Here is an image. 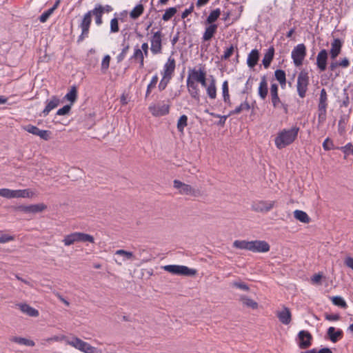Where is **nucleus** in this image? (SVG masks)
<instances>
[{"label":"nucleus","instance_id":"obj_1","mask_svg":"<svg viewBox=\"0 0 353 353\" xmlns=\"http://www.w3.org/2000/svg\"><path fill=\"white\" fill-rule=\"evenodd\" d=\"M92 16L94 17L95 23L97 26H101L103 23L102 11L101 9L94 8L88 11L83 17L79 27L81 30V34L78 37L77 43H80L84 41L85 39L89 37L90 28L92 23Z\"/></svg>","mask_w":353,"mask_h":353},{"label":"nucleus","instance_id":"obj_2","mask_svg":"<svg viewBox=\"0 0 353 353\" xmlns=\"http://www.w3.org/2000/svg\"><path fill=\"white\" fill-rule=\"evenodd\" d=\"M299 128L293 126L290 129H283L279 132L274 139L276 147L281 150L292 144L297 138Z\"/></svg>","mask_w":353,"mask_h":353},{"label":"nucleus","instance_id":"obj_3","mask_svg":"<svg viewBox=\"0 0 353 353\" xmlns=\"http://www.w3.org/2000/svg\"><path fill=\"white\" fill-rule=\"evenodd\" d=\"M327 106V94L325 89L323 88L320 92V96L317 105L319 125H322L326 120Z\"/></svg>","mask_w":353,"mask_h":353},{"label":"nucleus","instance_id":"obj_4","mask_svg":"<svg viewBox=\"0 0 353 353\" xmlns=\"http://www.w3.org/2000/svg\"><path fill=\"white\" fill-rule=\"evenodd\" d=\"M310 84V77L307 70H302L298 74L296 90L300 98L303 99L306 96Z\"/></svg>","mask_w":353,"mask_h":353},{"label":"nucleus","instance_id":"obj_5","mask_svg":"<svg viewBox=\"0 0 353 353\" xmlns=\"http://www.w3.org/2000/svg\"><path fill=\"white\" fill-rule=\"evenodd\" d=\"M66 344L85 353H97V348L78 337H72L66 340Z\"/></svg>","mask_w":353,"mask_h":353},{"label":"nucleus","instance_id":"obj_6","mask_svg":"<svg viewBox=\"0 0 353 353\" xmlns=\"http://www.w3.org/2000/svg\"><path fill=\"white\" fill-rule=\"evenodd\" d=\"M173 187L179 190V194L183 195H188L194 197L201 195V191L199 189H195L190 185L184 183L177 179L174 180Z\"/></svg>","mask_w":353,"mask_h":353},{"label":"nucleus","instance_id":"obj_7","mask_svg":"<svg viewBox=\"0 0 353 353\" xmlns=\"http://www.w3.org/2000/svg\"><path fill=\"white\" fill-rule=\"evenodd\" d=\"M163 270L175 275L193 276L196 273V270L189 268L185 265H167L163 267Z\"/></svg>","mask_w":353,"mask_h":353},{"label":"nucleus","instance_id":"obj_8","mask_svg":"<svg viewBox=\"0 0 353 353\" xmlns=\"http://www.w3.org/2000/svg\"><path fill=\"white\" fill-rule=\"evenodd\" d=\"M32 193L28 189L25 190H10L8 188L0 189V196L6 199L13 198H29Z\"/></svg>","mask_w":353,"mask_h":353},{"label":"nucleus","instance_id":"obj_9","mask_svg":"<svg viewBox=\"0 0 353 353\" xmlns=\"http://www.w3.org/2000/svg\"><path fill=\"white\" fill-rule=\"evenodd\" d=\"M307 50L305 44L299 43L296 46L292 52L291 57L293 60L294 64L296 67H299L303 64V61L306 57Z\"/></svg>","mask_w":353,"mask_h":353},{"label":"nucleus","instance_id":"obj_10","mask_svg":"<svg viewBox=\"0 0 353 353\" xmlns=\"http://www.w3.org/2000/svg\"><path fill=\"white\" fill-rule=\"evenodd\" d=\"M312 336L307 330H301L297 335L296 342L301 349H306L312 345Z\"/></svg>","mask_w":353,"mask_h":353},{"label":"nucleus","instance_id":"obj_11","mask_svg":"<svg viewBox=\"0 0 353 353\" xmlns=\"http://www.w3.org/2000/svg\"><path fill=\"white\" fill-rule=\"evenodd\" d=\"M150 50L153 54H158L162 52V32L159 30L154 32L150 39Z\"/></svg>","mask_w":353,"mask_h":353},{"label":"nucleus","instance_id":"obj_12","mask_svg":"<svg viewBox=\"0 0 353 353\" xmlns=\"http://www.w3.org/2000/svg\"><path fill=\"white\" fill-rule=\"evenodd\" d=\"M274 205L275 201H259L252 204V209L256 212L266 213L270 211Z\"/></svg>","mask_w":353,"mask_h":353},{"label":"nucleus","instance_id":"obj_13","mask_svg":"<svg viewBox=\"0 0 353 353\" xmlns=\"http://www.w3.org/2000/svg\"><path fill=\"white\" fill-rule=\"evenodd\" d=\"M169 104H152L149 106L148 109L152 114L154 117H162L167 115L170 112Z\"/></svg>","mask_w":353,"mask_h":353},{"label":"nucleus","instance_id":"obj_14","mask_svg":"<svg viewBox=\"0 0 353 353\" xmlns=\"http://www.w3.org/2000/svg\"><path fill=\"white\" fill-rule=\"evenodd\" d=\"M270 249V246L265 241H251L250 251L253 252H267Z\"/></svg>","mask_w":353,"mask_h":353},{"label":"nucleus","instance_id":"obj_15","mask_svg":"<svg viewBox=\"0 0 353 353\" xmlns=\"http://www.w3.org/2000/svg\"><path fill=\"white\" fill-rule=\"evenodd\" d=\"M175 59L172 57H169L167 62L163 65V71L161 74L167 77L168 79H172V74L175 70Z\"/></svg>","mask_w":353,"mask_h":353},{"label":"nucleus","instance_id":"obj_16","mask_svg":"<svg viewBox=\"0 0 353 353\" xmlns=\"http://www.w3.org/2000/svg\"><path fill=\"white\" fill-rule=\"evenodd\" d=\"M47 206L43 203L33 204L30 205H19L18 209L26 213H38L46 210Z\"/></svg>","mask_w":353,"mask_h":353},{"label":"nucleus","instance_id":"obj_17","mask_svg":"<svg viewBox=\"0 0 353 353\" xmlns=\"http://www.w3.org/2000/svg\"><path fill=\"white\" fill-rule=\"evenodd\" d=\"M328 57L327 51L325 49L321 50L316 57V65L320 71H325L327 68V61Z\"/></svg>","mask_w":353,"mask_h":353},{"label":"nucleus","instance_id":"obj_18","mask_svg":"<svg viewBox=\"0 0 353 353\" xmlns=\"http://www.w3.org/2000/svg\"><path fill=\"white\" fill-rule=\"evenodd\" d=\"M205 31L203 34L202 41H209L217 32L218 24H205Z\"/></svg>","mask_w":353,"mask_h":353},{"label":"nucleus","instance_id":"obj_19","mask_svg":"<svg viewBox=\"0 0 353 353\" xmlns=\"http://www.w3.org/2000/svg\"><path fill=\"white\" fill-rule=\"evenodd\" d=\"M186 85L188 87V92L191 97L199 101L200 100V94L199 86L196 82L187 79Z\"/></svg>","mask_w":353,"mask_h":353},{"label":"nucleus","instance_id":"obj_20","mask_svg":"<svg viewBox=\"0 0 353 353\" xmlns=\"http://www.w3.org/2000/svg\"><path fill=\"white\" fill-rule=\"evenodd\" d=\"M343 43L339 39H334L331 43V49L330 51V58L335 60L341 52Z\"/></svg>","mask_w":353,"mask_h":353},{"label":"nucleus","instance_id":"obj_21","mask_svg":"<svg viewBox=\"0 0 353 353\" xmlns=\"http://www.w3.org/2000/svg\"><path fill=\"white\" fill-rule=\"evenodd\" d=\"M59 99L57 96H52L50 101H47V104L42 112L40 114V116L46 117L52 110L59 105Z\"/></svg>","mask_w":353,"mask_h":353},{"label":"nucleus","instance_id":"obj_22","mask_svg":"<svg viewBox=\"0 0 353 353\" xmlns=\"http://www.w3.org/2000/svg\"><path fill=\"white\" fill-rule=\"evenodd\" d=\"M205 69L204 66L200 67L198 70L196 68L190 69L188 70V75L187 79L192 81L197 82L201 79L203 75L205 73Z\"/></svg>","mask_w":353,"mask_h":353},{"label":"nucleus","instance_id":"obj_23","mask_svg":"<svg viewBox=\"0 0 353 353\" xmlns=\"http://www.w3.org/2000/svg\"><path fill=\"white\" fill-rule=\"evenodd\" d=\"M327 335L332 343H336L343 338V332L341 329L336 330L334 327H330L327 329Z\"/></svg>","mask_w":353,"mask_h":353},{"label":"nucleus","instance_id":"obj_24","mask_svg":"<svg viewBox=\"0 0 353 353\" xmlns=\"http://www.w3.org/2000/svg\"><path fill=\"white\" fill-rule=\"evenodd\" d=\"M277 317L279 320L284 325H288L292 321V314L289 308L284 307L283 309L278 312Z\"/></svg>","mask_w":353,"mask_h":353},{"label":"nucleus","instance_id":"obj_25","mask_svg":"<svg viewBox=\"0 0 353 353\" xmlns=\"http://www.w3.org/2000/svg\"><path fill=\"white\" fill-rule=\"evenodd\" d=\"M259 52L256 49H253L248 54L247 59V64L250 68H253L257 63L259 60Z\"/></svg>","mask_w":353,"mask_h":353},{"label":"nucleus","instance_id":"obj_26","mask_svg":"<svg viewBox=\"0 0 353 353\" xmlns=\"http://www.w3.org/2000/svg\"><path fill=\"white\" fill-rule=\"evenodd\" d=\"M268 93V82L266 80V77L263 76L261 79V82L259 83V86L258 88V94L259 97L264 100L267 97Z\"/></svg>","mask_w":353,"mask_h":353},{"label":"nucleus","instance_id":"obj_27","mask_svg":"<svg viewBox=\"0 0 353 353\" xmlns=\"http://www.w3.org/2000/svg\"><path fill=\"white\" fill-rule=\"evenodd\" d=\"M274 47H270L264 54L262 60V63L265 68H268L271 64L272 61L274 59Z\"/></svg>","mask_w":353,"mask_h":353},{"label":"nucleus","instance_id":"obj_28","mask_svg":"<svg viewBox=\"0 0 353 353\" xmlns=\"http://www.w3.org/2000/svg\"><path fill=\"white\" fill-rule=\"evenodd\" d=\"M18 306L23 313L30 316L37 317L39 316V311L26 303H21Z\"/></svg>","mask_w":353,"mask_h":353},{"label":"nucleus","instance_id":"obj_29","mask_svg":"<svg viewBox=\"0 0 353 353\" xmlns=\"http://www.w3.org/2000/svg\"><path fill=\"white\" fill-rule=\"evenodd\" d=\"M211 77V81L206 87V92L210 99H214L216 97V80L212 76Z\"/></svg>","mask_w":353,"mask_h":353},{"label":"nucleus","instance_id":"obj_30","mask_svg":"<svg viewBox=\"0 0 353 353\" xmlns=\"http://www.w3.org/2000/svg\"><path fill=\"white\" fill-rule=\"evenodd\" d=\"M220 8H216L210 12L208 17L205 21V24H216L215 22L219 18L221 15Z\"/></svg>","mask_w":353,"mask_h":353},{"label":"nucleus","instance_id":"obj_31","mask_svg":"<svg viewBox=\"0 0 353 353\" xmlns=\"http://www.w3.org/2000/svg\"><path fill=\"white\" fill-rule=\"evenodd\" d=\"M270 98L271 102L274 108H282L283 109L285 113L288 112V105L281 101L279 97V94L270 97Z\"/></svg>","mask_w":353,"mask_h":353},{"label":"nucleus","instance_id":"obj_32","mask_svg":"<svg viewBox=\"0 0 353 353\" xmlns=\"http://www.w3.org/2000/svg\"><path fill=\"white\" fill-rule=\"evenodd\" d=\"M294 216L296 219L304 223H308L310 221V218L307 214L302 210H296L294 212Z\"/></svg>","mask_w":353,"mask_h":353},{"label":"nucleus","instance_id":"obj_33","mask_svg":"<svg viewBox=\"0 0 353 353\" xmlns=\"http://www.w3.org/2000/svg\"><path fill=\"white\" fill-rule=\"evenodd\" d=\"M275 79L279 82L282 88H284L286 85V74L285 72L283 70L278 69L274 72Z\"/></svg>","mask_w":353,"mask_h":353},{"label":"nucleus","instance_id":"obj_34","mask_svg":"<svg viewBox=\"0 0 353 353\" xmlns=\"http://www.w3.org/2000/svg\"><path fill=\"white\" fill-rule=\"evenodd\" d=\"M250 109V105L247 100L241 103L234 110L230 112L229 115L239 114L241 112L245 110L248 111Z\"/></svg>","mask_w":353,"mask_h":353},{"label":"nucleus","instance_id":"obj_35","mask_svg":"<svg viewBox=\"0 0 353 353\" xmlns=\"http://www.w3.org/2000/svg\"><path fill=\"white\" fill-rule=\"evenodd\" d=\"M222 94L223 101L229 105H231L230 97L229 94L228 81H224L222 84Z\"/></svg>","mask_w":353,"mask_h":353},{"label":"nucleus","instance_id":"obj_36","mask_svg":"<svg viewBox=\"0 0 353 353\" xmlns=\"http://www.w3.org/2000/svg\"><path fill=\"white\" fill-rule=\"evenodd\" d=\"M63 242L65 245L69 246L74 243L79 242L77 232L65 236Z\"/></svg>","mask_w":353,"mask_h":353},{"label":"nucleus","instance_id":"obj_37","mask_svg":"<svg viewBox=\"0 0 353 353\" xmlns=\"http://www.w3.org/2000/svg\"><path fill=\"white\" fill-rule=\"evenodd\" d=\"M11 341L29 347H33L35 345V343L33 341L22 337L14 336L11 339Z\"/></svg>","mask_w":353,"mask_h":353},{"label":"nucleus","instance_id":"obj_38","mask_svg":"<svg viewBox=\"0 0 353 353\" xmlns=\"http://www.w3.org/2000/svg\"><path fill=\"white\" fill-rule=\"evenodd\" d=\"M240 300L242 302L243 305L247 306L248 307H250L254 310L258 308V303L253 299L246 296H241Z\"/></svg>","mask_w":353,"mask_h":353},{"label":"nucleus","instance_id":"obj_39","mask_svg":"<svg viewBox=\"0 0 353 353\" xmlns=\"http://www.w3.org/2000/svg\"><path fill=\"white\" fill-rule=\"evenodd\" d=\"M144 7L141 3L137 5L130 12V17L132 19H138L143 12Z\"/></svg>","mask_w":353,"mask_h":353},{"label":"nucleus","instance_id":"obj_40","mask_svg":"<svg viewBox=\"0 0 353 353\" xmlns=\"http://www.w3.org/2000/svg\"><path fill=\"white\" fill-rule=\"evenodd\" d=\"M233 247L250 251L251 241L236 240L233 243Z\"/></svg>","mask_w":353,"mask_h":353},{"label":"nucleus","instance_id":"obj_41","mask_svg":"<svg viewBox=\"0 0 353 353\" xmlns=\"http://www.w3.org/2000/svg\"><path fill=\"white\" fill-rule=\"evenodd\" d=\"M159 77L157 74L152 77L150 83L147 86L145 98L147 99L152 92V90L154 88L157 84Z\"/></svg>","mask_w":353,"mask_h":353},{"label":"nucleus","instance_id":"obj_42","mask_svg":"<svg viewBox=\"0 0 353 353\" xmlns=\"http://www.w3.org/2000/svg\"><path fill=\"white\" fill-rule=\"evenodd\" d=\"M188 125V117L185 114L181 115L177 121V130L180 132H183L184 128Z\"/></svg>","mask_w":353,"mask_h":353},{"label":"nucleus","instance_id":"obj_43","mask_svg":"<svg viewBox=\"0 0 353 353\" xmlns=\"http://www.w3.org/2000/svg\"><path fill=\"white\" fill-rule=\"evenodd\" d=\"M121 45L123 46V48L121 53L119 54L118 56L117 57V61L118 63L121 62L125 59L130 49V45L125 44V41H123Z\"/></svg>","mask_w":353,"mask_h":353},{"label":"nucleus","instance_id":"obj_44","mask_svg":"<svg viewBox=\"0 0 353 353\" xmlns=\"http://www.w3.org/2000/svg\"><path fill=\"white\" fill-rule=\"evenodd\" d=\"M78 238H79V242H89V243H94V237L88 234L83 233V232H78Z\"/></svg>","mask_w":353,"mask_h":353},{"label":"nucleus","instance_id":"obj_45","mask_svg":"<svg viewBox=\"0 0 353 353\" xmlns=\"http://www.w3.org/2000/svg\"><path fill=\"white\" fill-rule=\"evenodd\" d=\"M177 12L174 7L169 8L165 10V13L163 14L162 19L165 21H169Z\"/></svg>","mask_w":353,"mask_h":353},{"label":"nucleus","instance_id":"obj_46","mask_svg":"<svg viewBox=\"0 0 353 353\" xmlns=\"http://www.w3.org/2000/svg\"><path fill=\"white\" fill-rule=\"evenodd\" d=\"M77 97V91L75 87H72L71 90L65 94V98L72 104L75 102Z\"/></svg>","mask_w":353,"mask_h":353},{"label":"nucleus","instance_id":"obj_47","mask_svg":"<svg viewBox=\"0 0 353 353\" xmlns=\"http://www.w3.org/2000/svg\"><path fill=\"white\" fill-rule=\"evenodd\" d=\"M332 301L334 305L341 307V308L345 309L347 307L345 301L341 296H333Z\"/></svg>","mask_w":353,"mask_h":353},{"label":"nucleus","instance_id":"obj_48","mask_svg":"<svg viewBox=\"0 0 353 353\" xmlns=\"http://www.w3.org/2000/svg\"><path fill=\"white\" fill-rule=\"evenodd\" d=\"M336 149L341 150L346 156L353 154V145L351 143H347L345 146L337 147Z\"/></svg>","mask_w":353,"mask_h":353},{"label":"nucleus","instance_id":"obj_49","mask_svg":"<svg viewBox=\"0 0 353 353\" xmlns=\"http://www.w3.org/2000/svg\"><path fill=\"white\" fill-rule=\"evenodd\" d=\"M144 59V55L142 52L141 50L139 48L138 46H137L134 49V53L130 57V60H141Z\"/></svg>","mask_w":353,"mask_h":353},{"label":"nucleus","instance_id":"obj_50","mask_svg":"<svg viewBox=\"0 0 353 353\" xmlns=\"http://www.w3.org/2000/svg\"><path fill=\"white\" fill-rule=\"evenodd\" d=\"M115 254L123 256V260H132L134 257L133 253L124 250H118Z\"/></svg>","mask_w":353,"mask_h":353},{"label":"nucleus","instance_id":"obj_51","mask_svg":"<svg viewBox=\"0 0 353 353\" xmlns=\"http://www.w3.org/2000/svg\"><path fill=\"white\" fill-rule=\"evenodd\" d=\"M236 49V46L231 45L230 47L227 48L224 51V54L221 56V60H228L234 52V50Z\"/></svg>","mask_w":353,"mask_h":353},{"label":"nucleus","instance_id":"obj_52","mask_svg":"<svg viewBox=\"0 0 353 353\" xmlns=\"http://www.w3.org/2000/svg\"><path fill=\"white\" fill-rule=\"evenodd\" d=\"M323 148L325 151L336 149V148L334 147L333 141L330 139L329 137L326 138L324 140L323 143Z\"/></svg>","mask_w":353,"mask_h":353},{"label":"nucleus","instance_id":"obj_53","mask_svg":"<svg viewBox=\"0 0 353 353\" xmlns=\"http://www.w3.org/2000/svg\"><path fill=\"white\" fill-rule=\"evenodd\" d=\"M338 67H340L338 64V61H336V59L332 60V61L330 64V66H329V69L330 71L335 72L334 77V79H336V77H338L340 75V72L337 71Z\"/></svg>","mask_w":353,"mask_h":353},{"label":"nucleus","instance_id":"obj_54","mask_svg":"<svg viewBox=\"0 0 353 353\" xmlns=\"http://www.w3.org/2000/svg\"><path fill=\"white\" fill-rule=\"evenodd\" d=\"M119 31V19L118 18H113L110 21V32L111 33H116Z\"/></svg>","mask_w":353,"mask_h":353},{"label":"nucleus","instance_id":"obj_55","mask_svg":"<svg viewBox=\"0 0 353 353\" xmlns=\"http://www.w3.org/2000/svg\"><path fill=\"white\" fill-rule=\"evenodd\" d=\"M50 134H51L50 131L39 129L37 136H39L41 139L45 140V141H48L50 138Z\"/></svg>","mask_w":353,"mask_h":353},{"label":"nucleus","instance_id":"obj_56","mask_svg":"<svg viewBox=\"0 0 353 353\" xmlns=\"http://www.w3.org/2000/svg\"><path fill=\"white\" fill-rule=\"evenodd\" d=\"M110 57L105 55L101 62V71L105 72L110 66Z\"/></svg>","mask_w":353,"mask_h":353},{"label":"nucleus","instance_id":"obj_57","mask_svg":"<svg viewBox=\"0 0 353 353\" xmlns=\"http://www.w3.org/2000/svg\"><path fill=\"white\" fill-rule=\"evenodd\" d=\"M53 13L52 9H48L43 12L41 15L39 17V21L41 23H45L48 21L49 17L51 16V14Z\"/></svg>","mask_w":353,"mask_h":353},{"label":"nucleus","instance_id":"obj_58","mask_svg":"<svg viewBox=\"0 0 353 353\" xmlns=\"http://www.w3.org/2000/svg\"><path fill=\"white\" fill-rule=\"evenodd\" d=\"M23 129L26 132L31 133L34 135H37L38 131L39 130V128L31 124H28L27 125L23 126Z\"/></svg>","mask_w":353,"mask_h":353},{"label":"nucleus","instance_id":"obj_59","mask_svg":"<svg viewBox=\"0 0 353 353\" xmlns=\"http://www.w3.org/2000/svg\"><path fill=\"white\" fill-rule=\"evenodd\" d=\"M170 79H168L167 77L163 76V78L160 81V83H159L158 85L159 91H163L166 88Z\"/></svg>","mask_w":353,"mask_h":353},{"label":"nucleus","instance_id":"obj_60","mask_svg":"<svg viewBox=\"0 0 353 353\" xmlns=\"http://www.w3.org/2000/svg\"><path fill=\"white\" fill-rule=\"evenodd\" d=\"M232 286H234L236 288L241 289L242 290H244V291H248L250 289L249 286L244 282L234 281L232 283Z\"/></svg>","mask_w":353,"mask_h":353},{"label":"nucleus","instance_id":"obj_61","mask_svg":"<svg viewBox=\"0 0 353 353\" xmlns=\"http://www.w3.org/2000/svg\"><path fill=\"white\" fill-rule=\"evenodd\" d=\"M71 110L70 105H65L63 108L59 109L57 112V115H66L68 114Z\"/></svg>","mask_w":353,"mask_h":353},{"label":"nucleus","instance_id":"obj_62","mask_svg":"<svg viewBox=\"0 0 353 353\" xmlns=\"http://www.w3.org/2000/svg\"><path fill=\"white\" fill-rule=\"evenodd\" d=\"M94 8L101 9L102 11V14H103L104 12L109 13L113 10V8L110 5H105V6H101V4H97L94 7Z\"/></svg>","mask_w":353,"mask_h":353},{"label":"nucleus","instance_id":"obj_63","mask_svg":"<svg viewBox=\"0 0 353 353\" xmlns=\"http://www.w3.org/2000/svg\"><path fill=\"white\" fill-rule=\"evenodd\" d=\"M301 353H332V352L328 347H323L319 351H317L316 349L314 348L306 352H303Z\"/></svg>","mask_w":353,"mask_h":353},{"label":"nucleus","instance_id":"obj_64","mask_svg":"<svg viewBox=\"0 0 353 353\" xmlns=\"http://www.w3.org/2000/svg\"><path fill=\"white\" fill-rule=\"evenodd\" d=\"M68 339V337H66L64 335L61 336H53L50 338H48L46 339V341L50 342V341H65L66 342V340Z\"/></svg>","mask_w":353,"mask_h":353}]
</instances>
